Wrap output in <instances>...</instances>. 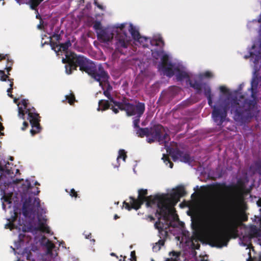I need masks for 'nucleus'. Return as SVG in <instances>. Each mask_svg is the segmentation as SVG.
<instances>
[{"instance_id":"f257e3e1","label":"nucleus","mask_w":261,"mask_h":261,"mask_svg":"<svg viewBox=\"0 0 261 261\" xmlns=\"http://www.w3.org/2000/svg\"><path fill=\"white\" fill-rule=\"evenodd\" d=\"M65 58L62 59V62L67 64L65 66L67 74H70L73 70H80L85 71L92 79L97 82L106 81L108 77V72L104 69L101 64L96 66L95 63L85 57L84 56L77 55L73 52H67Z\"/></svg>"},{"instance_id":"f03ea898","label":"nucleus","mask_w":261,"mask_h":261,"mask_svg":"<svg viewBox=\"0 0 261 261\" xmlns=\"http://www.w3.org/2000/svg\"><path fill=\"white\" fill-rule=\"evenodd\" d=\"M258 80L256 76H254L251 81V87L248 89L251 92L250 96L241 95L239 97H232V111H236V117L237 120H245L247 122L253 117L254 111L258 102Z\"/></svg>"},{"instance_id":"7ed1b4c3","label":"nucleus","mask_w":261,"mask_h":261,"mask_svg":"<svg viewBox=\"0 0 261 261\" xmlns=\"http://www.w3.org/2000/svg\"><path fill=\"white\" fill-rule=\"evenodd\" d=\"M204 95L207 99L208 105L213 109L212 112V117L214 122L219 126V130H221L224 127L223 123L227 121H229L227 118V113L229 109L230 112L233 115V119L241 123H246L245 120H238L236 119V116L237 113L236 111H232L233 105L232 98L227 97L225 99L220 101L219 100L215 105H213L212 96L211 93V89L210 86H206L204 88Z\"/></svg>"},{"instance_id":"20e7f679","label":"nucleus","mask_w":261,"mask_h":261,"mask_svg":"<svg viewBox=\"0 0 261 261\" xmlns=\"http://www.w3.org/2000/svg\"><path fill=\"white\" fill-rule=\"evenodd\" d=\"M217 190L230 191L233 193L231 202L225 208L224 213V225L227 231L232 233L237 231L238 216L234 208V200L236 198L238 187L235 185H227L225 183H217L215 185Z\"/></svg>"},{"instance_id":"39448f33","label":"nucleus","mask_w":261,"mask_h":261,"mask_svg":"<svg viewBox=\"0 0 261 261\" xmlns=\"http://www.w3.org/2000/svg\"><path fill=\"white\" fill-rule=\"evenodd\" d=\"M136 134L139 137H146V141L149 144L158 142L166 146L170 140L168 129L160 124H154L150 127L139 128Z\"/></svg>"},{"instance_id":"423d86ee","label":"nucleus","mask_w":261,"mask_h":261,"mask_svg":"<svg viewBox=\"0 0 261 261\" xmlns=\"http://www.w3.org/2000/svg\"><path fill=\"white\" fill-rule=\"evenodd\" d=\"M25 184L23 186H25L26 192L29 194V197L23 203L22 211L23 216L27 217L34 214L36 208L38 209L40 207V200L39 198L36 197L33 201V197L40 193L39 189L32 186L29 180L27 179Z\"/></svg>"},{"instance_id":"0eeeda50","label":"nucleus","mask_w":261,"mask_h":261,"mask_svg":"<svg viewBox=\"0 0 261 261\" xmlns=\"http://www.w3.org/2000/svg\"><path fill=\"white\" fill-rule=\"evenodd\" d=\"M20 103L23 106L24 110L22 107H18L19 117L22 119H24L25 114H28V119L29 120L32 127L30 130L32 136L39 133L42 129L40 124V117L39 114L37 113L34 107L32 108H28V100L23 99L21 100Z\"/></svg>"},{"instance_id":"6e6552de","label":"nucleus","mask_w":261,"mask_h":261,"mask_svg":"<svg viewBox=\"0 0 261 261\" xmlns=\"http://www.w3.org/2000/svg\"><path fill=\"white\" fill-rule=\"evenodd\" d=\"M170 199L164 195L156 194L154 196H149L146 201V206L147 207H156L158 210L156 214L162 216L164 220H167L169 215L168 203Z\"/></svg>"},{"instance_id":"1a4fd4ad","label":"nucleus","mask_w":261,"mask_h":261,"mask_svg":"<svg viewBox=\"0 0 261 261\" xmlns=\"http://www.w3.org/2000/svg\"><path fill=\"white\" fill-rule=\"evenodd\" d=\"M136 105L128 102V100L125 97L122 99L121 106L119 109L121 111L126 112L128 116H135L141 117L144 114L145 110V103L138 101H135Z\"/></svg>"},{"instance_id":"9d476101","label":"nucleus","mask_w":261,"mask_h":261,"mask_svg":"<svg viewBox=\"0 0 261 261\" xmlns=\"http://www.w3.org/2000/svg\"><path fill=\"white\" fill-rule=\"evenodd\" d=\"M46 220L43 218L42 219L38 218V226L35 227L31 224L28 226H24L22 227V231L24 232H31L32 233L36 232L38 231H40L43 232L49 233L50 230L48 226L46 225Z\"/></svg>"},{"instance_id":"9b49d317","label":"nucleus","mask_w":261,"mask_h":261,"mask_svg":"<svg viewBox=\"0 0 261 261\" xmlns=\"http://www.w3.org/2000/svg\"><path fill=\"white\" fill-rule=\"evenodd\" d=\"M169 152L174 161L179 160L181 162L186 163H190L192 161L189 153L184 152L178 148H170Z\"/></svg>"},{"instance_id":"f8f14e48","label":"nucleus","mask_w":261,"mask_h":261,"mask_svg":"<svg viewBox=\"0 0 261 261\" xmlns=\"http://www.w3.org/2000/svg\"><path fill=\"white\" fill-rule=\"evenodd\" d=\"M211 240L213 243V246L219 248L226 246L228 241L226 235L221 232L214 233L211 236Z\"/></svg>"},{"instance_id":"ddd939ff","label":"nucleus","mask_w":261,"mask_h":261,"mask_svg":"<svg viewBox=\"0 0 261 261\" xmlns=\"http://www.w3.org/2000/svg\"><path fill=\"white\" fill-rule=\"evenodd\" d=\"M114 35L108 29H104L103 30L97 32L98 39L103 43L111 41L113 38Z\"/></svg>"},{"instance_id":"4468645a","label":"nucleus","mask_w":261,"mask_h":261,"mask_svg":"<svg viewBox=\"0 0 261 261\" xmlns=\"http://www.w3.org/2000/svg\"><path fill=\"white\" fill-rule=\"evenodd\" d=\"M189 82L190 86L196 90L197 94H200L202 89L204 91L205 87L209 86L206 83H202L196 80L193 81L189 79Z\"/></svg>"},{"instance_id":"2eb2a0df","label":"nucleus","mask_w":261,"mask_h":261,"mask_svg":"<svg viewBox=\"0 0 261 261\" xmlns=\"http://www.w3.org/2000/svg\"><path fill=\"white\" fill-rule=\"evenodd\" d=\"M129 32L135 40L142 42L143 39L146 40V38L141 36L138 30L132 24H129Z\"/></svg>"},{"instance_id":"dca6fc26","label":"nucleus","mask_w":261,"mask_h":261,"mask_svg":"<svg viewBox=\"0 0 261 261\" xmlns=\"http://www.w3.org/2000/svg\"><path fill=\"white\" fill-rule=\"evenodd\" d=\"M187 194L185 188L183 187L177 188L176 190L171 194V197L174 200H178L179 198L185 196Z\"/></svg>"},{"instance_id":"f3484780","label":"nucleus","mask_w":261,"mask_h":261,"mask_svg":"<svg viewBox=\"0 0 261 261\" xmlns=\"http://www.w3.org/2000/svg\"><path fill=\"white\" fill-rule=\"evenodd\" d=\"M174 65L173 63H169L165 66H162V69L168 77H172L174 74L175 68L173 69Z\"/></svg>"},{"instance_id":"a211bd4d","label":"nucleus","mask_w":261,"mask_h":261,"mask_svg":"<svg viewBox=\"0 0 261 261\" xmlns=\"http://www.w3.org/2000/svg\"><path fill=\"white\" fill-rule=\"evenodd\" d=\"M175 71H177L176 77L178 81H181L184 79H189V76L188 74L184 71L180 70L178 68H175Z\"/></svg>"},{"instance_id":"6ab92c4d","label":"nucleus","mask_w":261,"mask_h":261,"mask_svg":"<svg viewBox=\"0 0 261 261\" xmlns=\"http://www.w3.org/2000/svg\"><path fill=\"white\" fill-rule=\"evenodd\" d=\"M5 69L6 70L7 74L5 73L4 70H0V80L2 81H6L10 79V71L12 70V67L6 66Z\"/></svg>"},{"instance_id":"aec40b11","label":"nucleus","mask_w":261,"mask_h":261,"mask_svg":"<svg viewBox=\"0 0 261 261\" xmlns=\"http://www.w3.org/2000/svg\"><path fill=\"white\" fill-rule=\"evenodd\" d=\"M130 199L131 205L132 206V208L135 209L136 210L139 209L142 204L144 203L141 200L137 198V199H135L134 197L130 196L129 197Z\"/></svg>"},{"instance_id":"412c9836","label":"nucleus","mask_w":261,"mask_h":261,"mask_svg":"<svg viewBox=\"0 0 261 261\" xmlns=\"http://www.w3.org/2000/svg\"><path fill=\"white\" fill-rule=\"evenodd\" d=\"M103 94L105 96H106L109 100L110 102H112L114 104L115 107H117L118 108H119L121 103V101H117L114 99V98L112 97L110 91H107L106 90H103Z\"/></svg>"},{"instance_id":"4be33fe9","label":"nucleus","mask_w":261,"mask_h":261,"mask_svg":"<svg viewBox=\"0 0 261 261\" xmlns=\"http://www.w3.org/2000/svg\"><path fill=\"white\" fill-rule=\"evenodd\" d=\"M71 45V43L69 40H68L64 43H59V47L58 49V51H63L66 54L67 52H69L68 49Z\"/></svg>"},{"instance_id":"5701e85b","label":"nucleus","mask_w":261,"mask_h":261,"mask_svg":"<svg viewBox=\"0 0 261 261\" xmlns=\"http://www.w3.org/2000/svg\"><path fill=\"white\" fill-rule=\"evenodd\" d=\"M148 194L147 189H140L138 190V198L141 200L142 202H146L148 198L147 195Z\"/></svg>"},{"instance_id":"b1692460","label":"nucleus","mask_w":261,"mask_h":261,"mask_svg":"<svg viewBox=\"0 0 261 261\" xmlns=\"http://www.w3.org/2000/svg\"><path fill=\"white\" fill-rule=\"evenodd\" d=\"M99 107L102 111H105L110 108L111 104L108 100H100L98 102Z\"/></svg>"},{"instance_id":"393cba45","label":"nucleus","mask_w":261,"mask_h":261,"mask_svg":"<svg viewBox=\"0 0 261 261\" xmlns=\"http://www.w3.org/2000/svg\"><path fill=\"white\" fill-rule=\"evenodd\" d=\"M42 2V0H30L29 4L32 10H36L38 13L37 7Z\"/></svg>"},{"instance_id":"a878e982","label":"nucleus","mask_w":261,"mask_h":261,"mask_svg":"<svg viewBox=\"0 0 261 261\" xmlns=\"http://www.w3.org/2000/svg\"><path fill=\"white\" fill-rule=\"evenodd\" d=\"M151 44L152 45L163 47L164 45V41L162 37H159L158 38L151 40Z\"/></svg>"},{"instance_id":"bb28decb","label":"nucleus","mask_w":261,"mask_h":261,"mask_svg":"<svg viewBox=\"0 0 261 261\" xmlns=\"http://www.w3.org/2000/svg\"><path fill=\"white\" fill-rule=\"evenodd\" d=\"M199 240V238L197 237H192V240H191L192 246L194 249H199V248L200 247V245L198 243Z\"/></svg>"},{"instance_id":"cd10ccee","label":"nucleus","mask_w":261,"mask_h":261,"mask_svg":"<svg viewBox=\"0 0 261 261\" xmlns=\"http://www.w3.org/2000/svg\"><path fill=\"white\" fill-rule=\"evenodd\" d=\"M45 245L47 248V254H52L53 250L55 247L54 244L49 240H47Z\"/></svg>"},{"instance_id":"c85d7f7f","label":"nucleus","mask_w":261,"mask_h":261,"mask_svg":"<svg viewBox=\"0 0 261 261\" xmlns=\"http://www.w3.org/2000/svg\"><path fill=\"white\" fill-rule=\"evenodd\" d=\"M109 79V75H108V79L106 81H104L101 80L100 81V82H99V86L102 87V89L103 90H105V89H104V87H103V86L102 85V83L103 82V83H106V90L111 92V91L112 90V86L108 82Z\"/></svg>"},{"instance_id":"c756f323","label":"nucleus","mask_w":261,"mask_h":261,"mask_svg":"<svg viewBox=\"0 0 261 261\" xmlns=\"http://www.w3.org/2000/svg\"><path fill=\"white\" fill-rule=\"evenodd\" d=\"M65 98L70 105H73L75 101V97L73 93H70L69 95H66Z\"/></svg>"},{"instance_id":"7c9ffc66","label":"nucleus","mask_w":261,"mask_h":261,"mask_svg":"<svg viewBox=\"0 0 261 261\" xmlns=\"http://www.w3.org/2000/svg\"><path fill=\"white\" fill-rule=\"evenodd\" d=\"M118 46H120L123 48H126L127 46V41L125 40L124 38H120L117 43Z\"/></svg>"},{"instance_id":"2f4dec72","label":"nucleus","mask_w":261,"mask_h":261,"mask_svg":"<svg viewBox=\"0 0 261 261\" xmlns=\"http://www.w3.org/2000/svg\"><path fill=\"white\" fill-rule=\"evenodd\" d=\"M13 79H8V81L10 82V88L8 89L7 92L8 96L11 98H13V95L12 94V90H13V86L14 84Z\"/></svg>"},{"instance_id":"473e14b6","label":"nucleus","mask_w":261,"mask_h":261,"mask_svg":"<svg viewBox=\"0 0 261 261\" xmlns=\"http://www.w3.org/2000/svg\"><path fill=\"white\" fill-rule=\"evenodd\" d=\"M161 66H165L166 65H168L169 63H172L171 62L169 61V57L167 55H164L161 58Z\"/></svg>"},{"instance_id":"72a5a7b5","label":"nucleus","mask_w":261,"mask_h":261,"mask_svg":"<svg viewBox=\"0 0 261 261\" xmlns=\"http://www.w3.org/2000/svg\"><path fill=\"white\" fill-rule=\"evenodd\" d=\"M162 160H163L164 162L166 164V165H167L168 164H169V167L170 168H172L173 166V163L170 161L169 156L168 155L163 154Z\"/></svg>"},{"instance_id":"f704fd0d","label":"nucleus","mask_w":261,"mask_h":261,"mask_svg":"<svg viewBox=\"0 0 261 261\" xmlns=\"http://www.w3.org/2000/svg\"><path fill=\"white\" fill-rule=\"evenodd\" d=\"M254 169L261 175V160H258L254 163Z\"/></svg>"},{"instance_id":"c9c22d12","label":"nucleus","mask_w":261,"mask_h":261,"mask_svg":"<svg viewBox=\"0 0 261 261\" xmlns=\"http://www.w3.org/2000/svg\"><path fill=\"white\" fill-rule=\"evenodd\" d=\"M93 28L96 31V32L100 31L101 30H103L104 29L102 28L101 23L99 21H95L93 24Z\"/></svg>"},{"instance_id":"e433bc0d","label":"nucleus","mask_w":261,"mask_h":261,"mask_svg":"<svg viewBox=\"0 0 261 261\" xmlns=\"http://www.w3.org/2000/svg\"><path fill=\"white\" fill-rule=\"evenodd\" d=\"M127 158V155L126 154V152L123 149H120L119 151V154L117 158V160H119V159H122L123 161H125L126 158Z\"/></svg>"},{"instance_id":"4c0bfd02","label":"nucleus","mask_w":261,"mask_h":261,"mask_svg":"<svg viewBox=\"0 0 261 261\" xmlns=\"http://www.w3.org/2000/svg\"><path fill=\"white\" fill-rule=\"evenodd\" d=\"M14 216L12 217V221L10 222L9 223H7V224H6L5 228H9L10 229H12L13 228V226H14L13 222L15 221V220L16 219V218L17 217L16 213H14Z\"/></svg>"},{"instance_id":"58836bf2","label":"nucleus","mask_w":261,"mask_h":261,"mask_svg":"<svg viewBox=\"0 0 261 261\" xmlns=\"http://www.w3.org/2000/svg\"><path fill=\"white\" fill-rule=\"evenodd\" d=\"M140 121V117L135 116V117L134 118V119L133 120V125L135 128H137L136 131L137 130H139V128H142L141 127H140V126H139Z\"/></svg>"},{"instance_id":"ea45409f","label":"nucleus","mask_w":261,"mask_h":261,"mask_svg":"<svg viewBox=\"0 0 261 261\" xmlns=\"http://www.w3.org/2000/svg\"><path fill=\"white\" fill-rule=\"evenodd\" d=\"M250 57H251V58L252 59L254 60L253 62L255 64L258 63V62L261 57L260 55L259 54L256 55V54H253L252 53L250 54Z\"/></svg>"},{"instance_id":"a19ab883","label":"nucleus","mask_w":261,"mask_h":261,"mask_svg":"<svg viewBox=\"0 0 261 261\" xmlns=\"http://www.w3.org/2000/svg\"><path fill=\"white\" fill-rule=\"evenodd\" d=\"M258 231H259V229L255 225H253L250 228V232H251V233L252 234H253L254 236H257Z\"/></svg>"},{"instance_id":"79ce46f5","label":"nucleus","mask_w":261,"mask_h":261,"mask_svg":"<svg viewBox=\"0 0 261 261\" xmlns=\"http://www.w3.org/2000/svg\"><path fill=\"white\" fill-rule=\"evenodd\" d=\"M50 46L52 49L54 50L56 52H58V49L59 47V43L58 44L57 42L50 41Z\"/></svg>"},{"instance_id":"37998d69","label":"nucleus","mask_w":261,"mask_h":261,"mask_svg":"<svg viewBox=\"0 0 261 261\" xmlns=\"http://www.w3.org/2000/svg\"><path fill=\"white\" fill-rule=\"evenodd\" d=\"M69 195L72 197L77 198L80 197L76 191L74 189H71L69 192Z\"/></svg>"},{"instance_id":"c03bdc74","label":"nucleus","mask_w":261,"mask_h":261,"mask_svg":"<svg viewBox=\"0 0 261 261\" xmlns=\"http://www.w3.org/2000/svg\"><path fill=\"white\" fill-rule=\"evenodd\" d=\"M52 39H54L56 41L59 42L60 40L61 39V37L60 34L54 33L51 37Z\"/></svg>"},{"instance_id":"a18cd8bd","label":"nucleus","mask_w":261,"mask_h":261,"mask_svg":"<svg viewBox=\"0 0 261 261\" xmlns=\"http://www.w3.org/2000/svg\"><path fill=\"white\" fill-rule=\"evenodd\" d=\"M130 261H137V257L135 251H132L130 252V258L129 259Z\"/></svg>"},{"instance_id":"49530a36","label":"nucleus","mask_w":261,"mask_h":261,"mask_svg":"<svg viewBox=\"0 0 261 261\" xmlns=\"http://www.w3.org/2000/svg\"><path fill=\"white\" fill-rule=\"evenodd\" d=\"M219 89H220V91L222 93H224V94H226V93H228V92H229L228 89L227 88H226L225 86H220Z\"/></svg>"},{"instance_id":"de8ad7c7","label":"nucleus","mask_w":261,"mask_h":261,"mask_svg":"<svg viewBox=\"0 0 261 261\" xmlns=\"http://www.w3.org/2000/svg\"><path fill=\"white\" fill-rule=\"evenodd\" d=\"M202 76L204 77L210 78L213 76V74L211 72L207 71L203 74Z\"/></svg>"},{"instance_id":"09e8293b","label":"nucleus","mask_w":261,"mask_h":261,"mask_svg":"<svg viewBox=\"0 0 261 261\" xmlns=\"http://www.w3.org/2000/svg\"><path fill=\"white\" fill-rule=\"evenodd\" d=\"M123 206L128 211H130L132 209V206L130 205L128 202L126 201H124L123 203Z\"/></svg>"},{"instance_id":"8fccbe9b","label":"nucleus","mask_w":261,"mask_h":261,"mask_svg":"<svg viewBox=\"0 0 261 261\" xmlns=\"http://www.w3.org/2000/svg\"><path fill=\"white\" fill-rule=\"evenodd\" d=\"M9 179H10V180L11 181V183L9 185V186L11 184H16L19 183L20 181H21V180H23L22 179H16L12 180V179H10V178H9Z\"/></svg>"},{"instance_id":"3c124183","label":"nucleus","mask_w":261,"mask_h":261,"mask_svg":"<svg viewBox=\"0 0 261 261\" xmlns=\"http://www.w3.org/2000/svg\"><path fill=\"white\" fill-rule=\"evenodd\" d=\"M84 234L85 235V238L86 239H90V241L91 242H93V243H94L95 242V240L94 239H91V237H92V234L91 233H89L88 234H85V233H84Z\"/></svg>"},{"instance_id":"603ef678","label":"nucleus","mask_w":261,"mask_h":261,"mask_svg":"<svg viewBox=\"0 0 261 261\" xmlns=\"http://www.w3.org/2000/svg\"><path fill=\"white\" fill-rule=\"evenodd\" d=\"M25 237V234L23 233H20L19 234V240L20 242H25L24 238Z\"/></svg>"},{"instance_id":"864d4df0","label":"nucleus","mask_w":261,"mask_h":261,"mask_svg":"<svg viewBox=\"0 0 261 261\" xmlns=\"http://www.w3.org/2000/svg\"><path fill=\"white\" fill-rule=\"evenodd\" d=\"M165 244V241L164 240H159V241L156 243V245H158V246H160V248H161V247L164 246Z\"/></svg>"},{"instance_id":"5fc2aeb1","label":"nucleus","mask_w":261,"mask_h":261,"mask_svg":"<svg viewBox=\"0 0 261 261\" xmlns=\"http://www.w3.org/2000/svg\"><path fill=\"white\" fill-rule=\"evenodd\" d=\"M152 249H153V251L158 252V251H159L161 249L160 246H158V245H156V243L155 245L153 246Z\"/></svg>"},{"instance_id":"6e6d98bb","label":"nucleus","mask_w":261,"mask_h":261,"mask_svg":"<svg viewBox=\"0 0 261 261\" xmlns=\"http://www.w3.org/2000/svg\"><path fill=\"white\" fill-rule=\"evenodd\" d=\"M7 63L6 66L12 67L13 64V61L12 60H10L8 57L7 58Z\"/></svg>"},{"instance_id":"4d7b16f0","label":"nucleus","mask_w":261,"mask_h":261,"mask_svg":"<svg viewBox=\"0 0 261 261\" xmlns=\"http://www.w3.org/2000/svg\"><path fill=\"white\" fill-rule=\"evenodd\" d=\"M110 109L113 111V112L115 114H117L119 112V110H120L118 108V107H117V108H115L114 106H113L111 107H110Z\"/></svg>"},{"instance_id":"13d9d810","label":"nucleus","mask_w":261,"mask_h":261,"mask_svg":"<svg viewBox=\"0 0 261 261\" xmlns=\"http://www.w3.org/2000/svg\"><path fill=\"white\" fill-rule=\"evenodd\" d=\"M29 126V123L27 121H24L23 122V126L21 127V130H24L26 128Z\"/></svg>"},{"instance_id":"bf43d9fd","label":"nucleus","mask_w":261,"mask_h":261,"mask_svg":"<svg viewBox=\"0 0 261 261\" xmlns=\"http://www.w3.org/2000/svg\"><path fill=\"white\" fill-rule=\"evenodd\" d=\"M8 57V55H7V54L4 55V54H0V61H2V60L6 59Z\"/></svg>"},{"instance_id":"052dcab7","label":"nucleus","mask_w":261,"mask_h":261,"mask_svg":"<svg viewBox=\"0 0 261 261\" xmlns=\"http://www.w3.org/2000/svg\"><path fill=\"white\" fill-rule=\"evenodd\" d=\"M4 198L6 202H8L9 203H11V198H10L9 197H4Z\"/></svg>"},{"instance_id":"680f3d73","label":"nucleus","mask_w":261,"mask_h":261,"mask_svg":"<svg viewBox=\"0 0 261 261\" xmlns=\"http://www.w3.org/2000/svg\"><path fill=\"white\" fill-rule=\"evenodd\" d=\"M170 254H172V256H175V257H178L179 256V255L177 254V253L175 251H172L170 253Z\"/></svg>"},{"instance_id":"e2e57ef3","label":"nucleus","mask_w":261,"mask_h":261,"mask_svg":"<svg viewBox=\"0 0 261 261\" xmlns=\"http://www.w3.org/2000/svg\"><path fill=\"white\" fill-rule=\"evenodd\" d=\"M125 27V24L122 23L120 24V25L117 27V28H119L121 30H122Z\"/></svg>"},{"instance_id":"0e129e2a","label":"nucleus","mask_w":261,"mask_h":261,"mask_svg":"<svg viewBox=\"0 0 261 261\" xmlns=\"http://www.w3.org/2000/svg\"><path fill=\"white\" fill-rule=\"evenodd\" d=\"M42 25H43V21H42V20H41L40 21V24L38 25V28H39V29H42Z\"/></svg>"},{"instance_id":"69168bd1","label":"nucleus","mask_w":261,"mask_h":261,"mask_svg":"<svg viewBox=\"0 0 261 261\" xmlns=\"http://www.w3.org/2000/svg\"><path fill=\"white\" fill-rule=\"evenodd\" d=\"M176 90H177V88H176V87H172L170 89V91L169 92H173V93L172 94V95H173V94H174V91Z\"/></svg>"},{"instance_id":"338daca9","label":"nucleus","mask_w":261,"mask_h":261,"mask_svg":"<svg viewBox=\"0 0 261 261\" xmlns=\"http://www.w3.org/2000/svg\"><path fill=\"white\" fill-rule=\"evenodd\" d=\"M120 257H121V258L119 259V261H126L125 260L126 256H123L122 255H121Z\"/></svg>"},{"instance_id":"774afa93","label":"nucleus","mask_w":261,"mask_h":261,"mask_svg":"<svg viewBox=\"0 0 261 261\" xmlns=\"http://www.w3.org/2000/svg\"><path fill=\"white\" fill-rule=\"evenodd\" d=\"M94 4H95V5L96 6H97V7L98 8H100V9H102V6H101L100 5L98 4V3H97V2H95H95H94Z\"/></svg>"}]
</instances>
